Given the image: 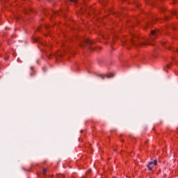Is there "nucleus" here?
I'll list each match as a JSON object with an SVG mask.
<instances>
[{"mask_svg": "<svg viewBox=\"0 0 178 178\" xmlns=\"http://www.w3.org/2000/svg\"><path fill=\"white\" fill-rule=\"evenodd\" d=\"M157 164H158V161L154 160V161L153 162V165H154V166H156Z\"/></svg>", "mask_w": 178, "mask_h": 178, "instance_id": "0eeeda50", "label": "nucleus"}, {"mask_svg": "<svg viewBox=\"0 0 178 178\" xmlns=\"http://www.w3.org/2000/svg\"><path fill=\"white\" fill-rule=\"evenodd\" d=\"M90 44H92V42L89 39H83L81 40V47H84V45H90Z\"/></svg>", "mask_w": 178, "mask_h": 178, "instance_id": "f257e3e1", "label": "nucleus"}, {"mask_svg": "<svg viewBox=\"0 0 178 178\" xmlns=\"http://www.w3.org/2000/svg\"><path fill=\"white\" fill-rule=\"evenodd\" d=\"M168 67L169 68V65H168Z\"/></svg>", "mask_w": 178, "mask_h": 178, "instance_id": "ddd939ff", "label": "nucleus"}, {"mask_svg": "<svg viewBox=\"0 0 178 178\" xmlns=\"http://www.w3.org/2000/svg\"><path fill=\"white\" fill-rule=\"evenodd\" d=\"M47 170L46 168L43 169V171H42L43 175H47Z\"/></svg>", "mask_w": 178, "mask_h": 178, "instance_id": "6e6552de", "label": "nucleus"}, {"mask_svg": "<svg viewBox=\"0 0 178 178\" xmlns=\"http://www.w3.org/2000/svg\"><path fill=\"white\" fill-rule=\"evenodd\" d=\"M34 41L35 42H41V40H40V38H35Z\"/></svg>", "mask_w": 178, "mask_h": 178, "instance_id": "39448f33", "label": "nucleus"}, {"mask_svg": "<svg viewBox=\"0 0 178 178\" xmlns=\"http://www.w3.org/2000/svg\"><path fill=\"white\" fill-rule=\"evenodd\" d=\"M147 44H148V43H142L143 45H147ZM149 45H154V44H152L151 42H149Z\"/></svg>", "mask_w": 178, "mask_h": 178, "instance_id": "9d476101", "label": "nucleus"}, {"mask_svg": "<svg viewBox=\"0 0 178 178\" xmlns=\"http://www.w3.org/2000/svg\"><path fill=\"white\" fill-rule=\"evenodd\" d=\"M113 76H115L113 74V73H110V74H105V75H99L98 77H100V79H102V80H104L105 78L111 79V77H113Z\"/></svg>", "mask_w": 178, "mask_h": 178, "instance_id": "f03ea898", "label": "nucleus"}, {"mask_svg": "<svg viewBox=\"0 0 178 178\" xmlns=\"http://www.w3.org/2000/svg\"><path fill=\"white\" fill-rule=\"evenodd\" d=\"M156 37V31H152V37L151 40H154V39Z\"/></svg>", "mask_w": 178, "mask_h": 178, "instance_id": "20e7f679", "label": "nucleus"}, {"mask_svg": "<svg viewBox=\"0 0 178 178\" xmlns=\"http://www.w3.org/2000/svg\"><path fill=\"white\" fill-rule=\"evenodd\" d=\"M57 178H63V175H58Z\"/></svg>", "mask_w": 178, "mask_h": 178, "instance_id": "9b49d317", "label": "nucleus"}, {"mask_svg": "<svg viewBox=\"0 0 178 178\" xmlns=\"http://www.w3.org/2000/svg\"><path fill=\"white\" fill-rule=\"evenodd\" d=\"M131 44H132V45H138V44H137V42H134V40H131Z\"/></svg>", "mask_w": 178, "mask_h": 178, "instance_id": "423d86ee", "label": "nucleus"}, {"mask_svg": "<svg viewBox=\"0 0 178 178\" xmlns=\"http://www.w3.org/2000/svg\"><path fill=\"white\" fill-rule=\"evenodd\" d=\"M177 51V53H178V49Z\"/></svg>", "mask_w": 178, "mask_h": 178, "instance_id": "4468645a", "label": "nucleus"}, {"mask_svg": "<svg viewBox=\"0 0 178 178\" xmlns=\"http://www.w3.org/2000/svg\"><path fill=\"white\" fill-rule=\"evenodd\" d=\"M70 2H74V3H77V0H70Z\"/></svg>", "mask_w": 178, "mask_h": 178, "instance_id": "1a4fd4ad", "label": "nucleus"}, {"mask_svg": "<svg viewBox=\"0 0 178 178\" xmlns=\"http://www.w3.org/2000/svg\"><path fill=\"white\" fill-rule=\"evenodd\" d=\"M154 162L151 161L149 163V164L147 165V168L149 170H152V169L154 168Z\"/></svg>", "mask_w": 178, "mask_h": 178, "instance_id": "7ed1b4c3", "label": "nucleus"}, {"mask_svg": "<svg viewBox=\"0 0 178 178\" xmlns=\"http://www.w3.org/2000/svg\"><path fill=\"white\" fill-rule=\"evenodd\" d=\"M172 15H176V11H174V12L172 13Z\"/></svg>", "mask_w": 178, "mask_h": 178, "instance_id": "f8f14e48", "label": "nucleus"}]
</instances>
